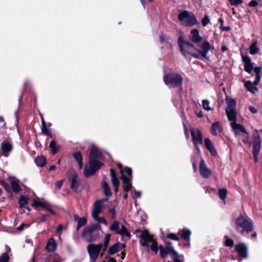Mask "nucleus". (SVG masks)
I'll list each match as a JSON object with an SVG mask.
<instances>
[{"mask_svg": "<svg viewBox=\"0 0 262 262\" xmlns=\"http://www.w3.org/2000/svg\"><path fill=\"white\" fill-rule=\"evenodd\" d=\"M255 85H255L254 83H252L251 81L249 80L246 81L245 83V86L247 90L253 94H254L258 91L257 88L255 86Z\"/></svg>", "mask_w": 262, "mask_h": 262, "instance_id": "nucleus-30", "label": "nucleus"}, {"mask_svg": "<svg viewBox=\"0 0 262 262\" xmlns=\"http://www.w3.org/2000/svg\"><path fill=\"white\" fill-rule=\"evenodd\" d=\"M200 158H201V162L200 165V174L203 178L207 179L211 176L212 171L207 167L204 160L201 157V156Z\"/></svg>", "mask_w": 262, "mask_h": 262, "instance_id": "nucleus-14", "label": "nucleus"}, {"mask_svg": "<svg viewBox=\"0 0 262 262\" xmlns=\"http://www.w3.org/2000/svg\"><path fill=\"white\" fill-rule=\"evenodd\" d=\"M87 251L90 256L91 262H95L98 257L101 249H102V244H91L87 246Z\"/></svg>", "mask_w": 262, "mask_h": 262, "instance_id": "nucleus-10", "label": "nucleus"}, {"mask_svg": "<svg viewBox=\"0 0 262 262\" xmlns=\"http://www.w3.org/2000/svg\"><path fill=\"white\" fill-rule=\"evenodd\" d=\"M153 241L154 240L152 236L149 234L147 231H143L142 232L140 242L142 246L149 247V243H152Z\"/></svg>", "mask_w": 262, "mask_h": 262, "instance_id": "nucleus-16", "label": "nucleus"}, {"mask_svg": "<svg viewBox=\"0 0 262 262\" xmlns=\"http://www.w3.org/2000/svg\"><path fill=\"white\" fill-rule=\"evenodd\" d=\"M75 219L77 221V224L81 227L84 226L86 223V220L84 217L79 218L77 215L74 216Z\"/></svg>", "mask_w": 262, "mask_h": 262, "instance_id": "nucleus-42", "label": "nucleus"}, {"mask_svg": "<svg viewBox=\"0 0 262 262\" xmlns=\"http://www.w3.org/2000/svg\"><path fill=\"white\" fill-rule=\"evenodd\" d=\"M167 237L168 238H170L171 239L176 241H179V237L176 234L173 233H170L168 234L167 235Z\"/></svg>", "mask_w": 262, "mask_h": 262, "instance_id": "nucleus-50", "label": "nucleus"}, {"mask_svg": "<svg viewBox=\"0 0 262 262\" xmlns=\"http://www.w3.org/2000/svg\"><path fill=\"white\" fill-rule=\"evenodd\" d=\"M252 144V153L259 154L261 148V140L259 135L256 134L253 136Z\"/></svg>", "mask_w": 262, "mask_h": 262, "instance_id": "nucleus-18", "label": "nucleus"}, {"mask_svg": "<svg viewBox=\"0 0 262 262\" xmlns=\"http://www.w3.org/2000/svg\"><path fill=\"white\" fill-rule=\"evenodd\" d=\"M178 42L180 47L181 53L185 56L196 55L193 53L194 50V46L188 41H185L184 38L181 36L179 38Z\"/></svg>", "mask_w": 262, "mask_h": 262, "instance_id": "nucleus-8", "label": "nucleus"}, {"mask_svg": "<svg viewBox=\"0 0 262 262\" xmlns=\"http://www.w3.org/2000/svg\"><path fill=\"white\" fill-rule=\"evenodd\" d=\"M167 38V36L164 35H163V34H161L160 36V39L161 42H164L165 41H166Z\"/></svg>", "mask_w": 262, "mask_h": 262, "instance_id": "nucleus-59", "label": "nucleus"}, {"mask_svg": "<svg viewBox=\"0 0 262 262\" xmlns=\"http://www.w3.org/2000/svg\"><path fill=\"white\" fill-rule=\"evenodd\" d=\"M109 212L112 214V219H114L115 217V209L112 208V209H110Z\"/></svg>", "mask_w": 262, "mask_h": 262, "instance_id": "nucleus-62", "label": "nucleus"}, {"mask_svg": "<svg viewBox=\"0 0 262 262\" xmlns=\"http://www.w3.org/2000/svg\"><path fill=\"white\" fill-rule=\"evenodd\" d=\"M1 148L4 153V156L8 157V153L12 150L13 146L9 141L5 140L2 143Z\"/></svg>", "mask_w": 262, "mask_h": 262, "instance_id": "nucleus-19", "label": "nucleus"}, {"mask_svg": "<svg viewBox=\"0 0 262 262\" xmlns=\"http://www.w3.org/2000/svg\"><path fill=\"white\" fill-rule=\"evenodd\" d=\"M174 259V262H182L181 259L179 258V256L176 257H172Z\"/></svg>", "mask_w": 262, "mask_h": 262, "instance_id": "nucleus-64", "label": "nucleus"}, {"mask_svg": "<svg viewBox=\"0 0 262 262\" xmlns=\"http://www.w3.org/2000/svg\"><path fill=\"white\" fill-rule=\"evenodd\" d=\"M182 77L176 74H169L164 76V81L167 85L170 87H177L182 84Z\"/></svg>", "mask_w": 262, "mask_h": 262, "instance_id": "nucleus-9", "label": "nucleus"}, {"mask_svg": "<svg viewBox=\"0 0 262 262\" xmlns=\"http://www.w3.org/2000/svg\"><path fill=\"white\" fill-rule=\"evenodd\" d=\"M227 194V190L225 188H221L219 190V195L220 198L224 201L226 198Z\"/></svg>", "mask_w": 262, "mask_h": 262, "instance_id": "nucleus-41", "label": "nucleus"}, {"mask_svg": "<svg viewBox=\"0 0 262 262\" xmlns=\"http://www.w3.org/2000/svg\"><path fill=\"white\" fill-rule=\"evenodd\" d=\"M232 5H238L242 3V0H232L231 1H229Z\"/></svg>", "mask_w": 262, "mask_h": 262, "instance_id": "nucleus-55", "label": "nucleus"}, {"mask_svg": "<svg viewBox=\"0 0 262 262\" xmlns=\"http://www.w3.org/2000/svg\"><path fill=\"white\" fill-rule=\"evenodd\" d=\"M95 221H97L99 223L104 224V225H107V222L105 219L103 217H99V215L97 217H93Z\"/></svg>", "mask_w": 262, "mask_h": 262, "instance_id": "nucleus-49", "label": "nucleus"}, {"mask_svg": "<svg viewBox=\"0 0 262 262\" xmlns=\"http://www.w3.org/2000/svg\"><path fill=\"white\" fill-rule=\"evenodd\" d=\"M0 184L2 186H3V187L6 189V190L7 192L10 191V188L9 185L7 183H6L4 181H3V180L0 181Z\"/></svg>", "mask_w": 262, "mask_h": 262, "instance_id": "nucleus-51", "label": "nucleus"}, {"mask_svg": "<svg viewBox=\"0 0 262 262\" xmlns=\"http://www.w3.org/2000/svg\"><path fill=\"white\" fill-rule=\"evenodd\" d=\"M71 187L74 191H77L79 187V182L78 181V176L76 173H74L70 179Z\"/></svg>", "mask_w": 262, "mask_h": 262, "instance_id": "nucleus-26", "label": "nucleus"}, {"mask_svg": "<svg viewBox=\"0 0 262 262\" xmlns=\"http://www.w3.org/2000/svg\"><path fill=\"white\" fill-rule=\"evenodd\" d=\"M165 247H167L169 250L171 251V256L172 257L178 256V253L175 251L170 242H165Z\"/></svg>", "mask_w": 262, "mask_h": 262, "instance_id": "nucleus-37", "label": "nucleus"}, {"mask_svg": "<svg viewBox=\"0 0 262 262\" xmlns=\"http://www.w3.org/2000/svg\"><path fill=\"white\" fill-rule=\"evenodd\" d=\"M28 203V199L24 196H21L19 199V205L20 208L24 207Z\"/></svg>", "mask_w": 262, "mask_h": 262, "instance_id": "nucleus-46", "label": "nucleus"}, {"mask_svg": "<svg viewBox=\"0 0 262 262\" xmlns=\"http://www.w3.org/2000/svg\"><path fill=\"white\" fill-rule=\"evenodd\" d=\"M191 135L193 144L198 151L195 154V157L196 158H200L201 157V150L199 145L203 144V142L201 132L196 128H192L191 129Z\"/></svg>", "mask_w": 262, "mask_h": 262, "instance_id": "nucleus-6", "label": "nucleus"}, {"mask_svg": "<svg viewBox=\"0 0 262 262\" xmlns=\"http://www.w3.org/2000/svg\"><path fill=\"white\" fill-rule=\"evenodd\" d=\"M93 210L92 212L93 217H97L101 212L102 207V202L101 201H97L93 205Z\"/></svg>", "mask_w": 262, "mask_h": 262, "instance_id": "nucleus-23", "label": "nucleus"}, {"mask_svg": "<svg viewBox=\"0 0 262 262\" xmlns=\"http://www.w3.org/2000/svg\"><path fill=\"white\" fill-rule=\"evenodd\" d=\"M49 147L51 149L52 151L54 154H56L58 150V147L56 146V143L54 140L51 141Z\"/></svg>", "mask_w": 262, "mask_h": 262, "instance_id": "nucleus-44", "label": "nucleus"}, {"mask_svg": "<svg viewBox=\"0 0 262 262\" xmlns=\"http://www.w3.org/2000/svg\"><path fill=\"white\" fill-rule=\"evenodd\" d=\"M117 234H120L122 236L127 237L128 238H130V233L129 231L124 226H121Z\"/></svg>", "mask_w": 262, "mask_h": 262, "instance_id": "nucleus-33", "label": "nucleus"}, {"mask_svg": "<svg viewBox=\"0 0 262 262\" xmlns=\"http://www.w3.org/2000/svg\"><path fill=\"white\" fill-rule=\"evenodd\" d=\"M101 232L100 227L99 225H94L86 227L81 235V236L88 242H93L99 236Z\"/></svg>", "mask_w": 262, "mask_h": 262, "instance_id": "nucleus-3", "label": "nucleus"}, {"mask_svg": "<svg viewBox=\"0 0 262 262\" xmlns=\"http://www.w3.org/2000/svg\"><path fill=\"white\" fill-rule=\"evenodd\" d=\"M46 158L44 156H38L35 159V162L37 166L42 167L46 162Z\"/></svg>", "mask_w": 262, "mask_h": 262, "instance_id": "nucleus-36", "label": "nucleus"}, {"mask_svg": "<svg viewBox=\"0 0 262 262\" xmlns=\"http://www.w3.org/2000/svg\"><path fill=\"white\" fill-rule=\"evenodd\" d=\"M102 185L104 190V194L107 196H110L112 194V193L110 188L106 182V178L105 177L103 178Z\"/></svg>", "mask_w": 262, "mask_h": 262, "instance_id": "nucleus-28", "label": "nucleus"}, {"mask_svg": "<svg viewBox=\"0 0 262 262\" xmlns=\"http://www.w3.org/2000/svg\"><path fill=\"white\" fill-rule=\"evenodd\" d=\"M223 131V127L220 122H215L211 124L210 132L213 136H219Z\"/></svg>", "mask_w": 262, "mask_h": 262, "instance_id": "nucleus-17", "label": "nucleus"}, {"mask_svg": "<svg viewBox=\"0 0 262 262\" xmlns=\"http://www.w3.org/2000/svg\"><path fill=\"white\" fill-rule=\"evenodd\" d=\"M10 248H8L6 253H4L0 256V262H8L10 259L9 253L10 252Z\"/></svg>", "mask_w": 262, "mask_h": 262, "instance_id": "nucleus-38", "label": "nucleus"}, {"mask_svg": "<svg viewBox=\"0 0 262 262\" xmlns=\"http://www.w3.org/2000/svg\"><path fill=\"white\" fill-rule=\"evenodd\" d=\"M189 39L194 43H198L202 40V37L199 35V32L197 29H194L191 31Z\"/></svg>", "mask_w": 262, "mask_h": 262, "instance_id": "nucleus-24", "label": "nucleus"}, {"mask_svg": "<svg viewBox=\"0 0 262 262\" xmlns=\"http://www.w3.org/2000/svg\"><path fill=\"white\" fill-rule=\"evenodd\" d=\"M11 185L13 191L15 193L18 192L21 190L18 181L16 179H14L11 182Z\"/></svg>", "mask_w": 262, "mask_h": 262, "instance_id": "nucleus-34", "label": "nucleus"}, {"mask_svg": "<svg viewBox=\"0 0 262 262\" xmlns=\"http://www.w3.org/2000/svg\"><path fill=\"white\" fill-rule=\"evenodd\" d=\"M200 50H198V54L196 55H194V57L199 59L205 58L208 59L209 58L207 56V54L209 50H214V47H211L210 43L207 41H203L200 45Z\"/></svg>", "mask_w": 262, "mask_h": 262, "instance_id": "nucleus-12", "label": "nucleus"}, {"mask_svg": "<svg viewBox=\"0 0 262 262\" xmlns=\"http://www.w3.org/2000/svg\"><path fill=\"white\" fill-rule=\"evenodd\" d=\"M246 50H249V52L251 55H254L258 53L259 51L258 48L257 47V42H254L250 46L249 49Z\"/></svg>", "mask_w": 262, "mask_h": 262, "instance_id": "nucleus-35", "label": "nucleus"}, {"mask_svg": "<svg viewBox=\"0 0 262 262\" xmlns=\"http://www.w3.org/2000/svg\"><path fill=\"white\" fill-rule=\"evenodd\" d=\"M249 110L253 114H255L257 112V110L255 107L252 106H249Z\"/></svg>", "mask_w": 262, "mask_h": 262, "instance_id": "nucleus-58", "label": "nucleus"}, {"mask_svg": "<svg viewBox=\"0 0 262 262\" xmlns=\"http://www.w3.org/2000/svg\"><path fill=\"white\" fill-rule=\"evenodd\" d=\"M119 248V245L118 244H115L112 246L108 250V253L111 255H113L115 253H116Z\"/></svg>", "mask_w": 262, "mask_h": 262, "instance_id": "nucleus-39", "label": "nucleus"}, {"mask_svg": "<svg viewBox=\"0 0 262 262\" xmlns=\"http://www.w3.org/2000/svg\"><path fill=\"white\" fill-rule=\"evenodd\" d=\"M31 206L33 207H41L45 210L49 211L52 214H55V211L52 208V205L47 201L43 198L33 199Z\"/></svg>", "mask_w": 262, "mask_h": 262, "instance_id": "nucleus-11", "label": "nucleus"}, {"mask_svg": "<svg viewBox=\"0 0 262 262\" xmlns=\"http://www.w3.org/2000/svg\"><path fill=\"white\" fill-rule=\"evenodd\" d=\"M41 130L42 133L48 136H51V133L49 129L45 126H42Z\"/></svg>", "mask_w": 262, "mask_h": 262, "instance_id": "nucleus-52", "label": "nucleus"}, {"mask_svg": "<svg viewBox=\"0 0 262 262\" xmlns=\"http://www.w3.org/2000/svg\"><path fill=\"white\" fill-rule=\"evenodd\" d=\"M63 229V226L61 225H59L56 228V232L59 233H61Z\"/></svg>", "mask_w": 262, "mask_h": 262, "instance_id": "nucleus-61", "label": "nucleus"}, {"mask_svg": "<svg viewBox=\"0 0 262 262\" xmlns=\"http://www.w3.org/2000/svg\"><path fill=\"white\" fill-rule=\"evenodd\" d=\"M101 157L99 149L96 146H93L90 154L89 162L84 166V174L85 177L88 178L94 175L103 165L101 162L96 160L100 159Z\"/></svg>", "mask_w": 262, "mask_h": 262, "instance_id": "nucleus-1", "label": "nucleus"}, {"mask_svg": "<svg viewBox=\"0 0 262 262\" xmlns=\"http://www.w3.org/2000/svg\"><path fill=\"white\" fill-rule=\"evenodd\" d=\"M258 5V3L255 0H253V1H251L249 3V6L250 7H256Z\"/></svg>", "mask_w": 262, "mask_h": 262, "instance_id": "nucleus-56", "label": "nucleus"}, {"mask_svg": "<svg viewBox=\"0 0 262 262\" xmlns=\"http://www.w3.org/2000/svg\"><path fill=\"white\" fill-rule=\"evenodd\" d=\"M225 245L227 247H231L233 246L234 242L232 239L227 238L225 242Z\"/></svg>", "mask_w": 262, "mask_h": 262, "instance_id": "nucleus-53", "label": "nucleus"}, {"mask_svg": "<svg viewBox=\"0 0 262 262\" xmlns=\"http://www.w3.org/2000/svg\"><path fill=\"white\" fill-rule=\"evenodd\" d=\"M74 159L77 161L79 169H82L83 167L82 156L81 154L78 151L73 154V155Z\"/></svg>", "mask_w": 262, "mask_h": 262, "instance_id": "nucleus-31", "label": "nucleus"}, {"mask_svg": "<svg viewBox=\"0 0 262 262\" xmlns=\"http://www.w3.org/2000/svg\"><path fill=\"white\" fill-rule=\"evenodd\" d=\"M110 176L111 177V182L115 187V192L117 193L120 183L113 169H110Z\"/></svg>", "mask_w": 262, "mask_h": 262, "instance_id": "nucleus-22", "label": "nucleus"}, {"mask_svg": "<svg viewBox=\"0 0 262 262\" xmlns=\"http://www.w3.org/2000/svg\"><path fill=\"white\" fill-rule=\"evenodd\" d=\"M236 250L240 256L247 258L248 256L247 247L244 243H240L236 246Z\"/></svg>", "mask_w": 262, "mask_h": 262, "instance_id": "nucleus-20", "label": "nucleus"}, {"mask_svg": "<svg viewBox=\"0 0 262 262\" xmlns=\"http://www.w3.org/2000/svg\"><path fill=\"white\" fill-rule=\"evenodd\" d=\"M110 237L111 235L109 234H107L105 236L104 243L102 245V249L103 251H104L108 247L110 240Z\"/></svg>", "mask_w": 262, "mask_h": 262, "instance_id": "nucleus-43", "label": "nucleus"}, {"mask_svg": "<svg viewBox=\"0 0 262 262\" xmlns=\"http://www.w3.org/2000/svg\"><path fill=\"white\" fill-rule=\"evenodd\" d=\"M46 215L44 214H40V216L39 219V222H44L46 221Z\"/></svg>", "mask_w": 262, "mask_h": 262, "instance_id": "nucleus-57", "label": "nucleus"}, {"mask_svg": "<svg viewBox=\"0 0 262 262\" xmlns=\"http://www.w3.org/2000/svg\"><path fill=\"white\" fill-rule=\"evenodd\" d=\"M110 229L111 230L114 231L117 233L120 230L119 222L117 221H115L113 224L110 226Z\"/></svg>", "mask_w": 262, "mask_h": 262, "instance_id": "nucleus-40", "label": "nucleus"}, {"mask_svg": "<svg viewBox=\"0 0 262 262\" xmlns=\"http://www.w3.org/2000/svg\"><path fill=\"white\" fill-rule=\"evenodd\" d=\"M230 122V125L236 137L243 135L244 138L243 139V142H247L249 138V134L246 131L245 127L241 124L236 122V117L233 119H228Z\"/></svg>", "mask_w": 262, "mask_h": 262, "instance_id": "nucleus-5", "label": "nucleus"}, {"mask_svg": "<svg viewBox=\"0 0 262 262\" xmlns=\"http://www.w3.org/2000/svg\"><path fill=\"white\" fill-rule=\"evenodd\" d=\"M241 54L242 61L244 63V70L248 74H251L253 69V63L248 56L244 55L242 52Z\"/></svg>", "mask_w": 262, "mask_h": 262, "instance_id": "nucleus-15", "label": "nucleus"}, {"mask_svg": "<svg viewBox=\"0 0 262 262\" xmlns=\"http://www.w3.org/2000/svg\"><path fill=\"white\" fill-rule=\"evenodd\" d=\"M253 70L256 74L255 80L254 81V84L255 85H258L260 80V73L261 71V67H257L253 68Z\"/></svg>", "mask_w": 262, "mask_h": 262, "instance_id": "nucleus-29", "label": "nucleus"}, {"mask_svg": "<svg viewBox=\"0 0 262 262\" xmlns=\"http://www.w3.org/2000/svg\"><path fill=\"white\" fill-rule=\"evenodd\" d=\"M204 144L206 148L209 151L212 156H216L217 155V151L210 139L209 138H205L204 139Z\"/></svg>", "mask_w": 262, "mask_h": 262, "instance_id": "nucleus-21", "label": "nucleus"}, {"mask_svg": "<svg viewBox=\"0 0 262 262\" xmlns=\"http://www.w3.org/2000/svg\"><path fill=\"white\" fill-rule=\"evenodd\" d=\"M56 247L57 245L55 239L53 238H49L46 247L48 251L54 252L56 250Z\"/></svg>", "mask_w": 262, "mask_h": 262, "instance_id": "nucleus-25", "label": "nucleus"}, {"mask_svg": "<svg viewBox=\"0 0 262 262\" xmlns=\"http://www.w3.org/2000/svg\"><path fill=\"white\" fill-rule=\"evenodd\" d=\"M118 167L120 169V171L121 174V178L123 180V187L124 190L127 191L132 187V169L127 167H125L124 169H123L122 166L120 163L118 164Z\"/></svg>", "mask_w": 262, "mask_h": 262, "instance_id": "nucleus-4", "label": "nucleus"}, {"mask_svg": "<svg viewBox=\"0 0 262 262\" xmlns=\"http://www.w3.org/2000/svg\"><path fill=\"white\" fill-rule=\"evenodd\" d=\"M210 23L209 17L208 15H206L202 19V24L203 27L206 26L207 25Z\"/></svg>", "mask_w": 262, "mask_h": 262, "instance_id": "nucleus-48", "label": "nucleus"}, {"mask_svg": "<svg viewBox=\"0 0 262 262\" xmlns=\"http://www.w3.org/2000/svg\"><path fill=\"white\" fill-rule=\"evenodd\" d=\"M48 262H61V260L59 257L56 256L51 258Z\"/></svg>", "mask_w": 262, "mask_h": 262, "instance_id": "nucleus-54", "label": "nucleus"}, {"mask_svg": "<svg viewBox=\"0 0 262 262\" xmlns=\"http://www.w3.org/2000/svg\"><path fill=\"white\" fill-rule=\"evenodd\" d=\"M62 184H63L62 181H58L56 183V186L57 188H58V189H60V188L61 187V186L62 185Z\"/></svg>", "mask_w": 262, "mask_h": 262, "instance_id": "nucleus-60", "label": "nucleus"}, {"mask_svg": "<svg viewBox=\"0 0 262 262\" xmlns=\"http://www.w3.org/2000/svg\"><path fill=\"white\" fill-rule=\"evenodd\" d=\"M235 227L236 230L241 233H249L253 229V225L251 219L245 213L241 214L235 220Z\"/></svg>", "mask_w": 262, "mask_h": 262, "instance_id": "nucleus-2", "label": "nucleus"}, {"mask_svg": "<svg viewBox=\"0 0 262 262\" xmlns=\"http://www.w3.org/2000/svg\"><path fill=\"white\" fill-rule=\"evenodd\" d=\"M159 251L160 256L162 258L166 257L168 254H171V251L169 250L167 247H164L162 245L159 246Z\"/></svg>", "mask_w": 262, "mask_h": 262, "instance_id": "nucleus-32", "label": "nucleus"}, {"mask_svg": "<svg viewBox=\"0 0 262 262\" xmlns=\"http://www.w3.org/2000/svg\"><path fill=\"white\" fill-rule=\"evenodd\" d=\"M192 165H193V168L194 171H196V170H197V164H196V162L195 160L193 161V162H192Z\"/></svg>", "mask_w": 262, "mask_h": 262, "instance_id": "nucleus-63", "label": "nucleus"}, {"mask_svg": "<svg viewBox=\"0 0 262 262\" xmlns=\"http://www.w3.org/2000/svg\"><path fill=\"white\" fill-rule=\"evenodd\" d=\"M150 249L155 253L157 254L158 252V250L159 249V247H158L157 243L153 241L151 243V244L150 245Z\"/></svg>", "mask_w": 262, "mask_h": 262, "instance_id": "nucleus-45", "label": "nucleus"}, {"mask_svg": "<svg viewBox=\"0 0 262 262\" xmlns=\"http://www.w3.org/2000/svg\"><path fill=\"white\" fill-rule=\"evenodd\" d=\"M236 104V101L234 99L228 101L227 107L226 110L228 119L231 118L232 119L236 117V112L235 110Z\"/></svg>", "mask_w": 262, "mask_h": 262, "instance_id": "nucleus-13", "label": "nucleus"}, {"mask_svg": "<svg viewBox=\"0 0 262 262\" xmlns=\"http://www.w3.org/2000/svg\"><path fill=\"white\" fill-rule=\"evenodd\" d=\"M210 102L207 99H204L202 101V106L204 110L209 111L211 110V107L209 106Z\"/></svg>", "mask_w": 262, "mask_h": 262, "instance_id": "nucleus-47", "label": "nucleus"}, {"mask_svg": "<svg viewBox=\"0 0 262 262\" xmlns=\"http://www.w3.org/2000/svg\"><path fill=\"white\" fill-rule=\"evenodd\" d=\"M191 233V231L187 229H183L180 230L178 232V234L181 236V237L186 242L190 241Z\"/></svg>", "mask_w": 262, "mask_h": 262, "instance_id": "nucleus-27", "label": "nucleus"}, {"mask_svg": "<svg viewBox=\"0 0 262 262\" xmlns=\"http://www.w3.org/2000/svg\"><path fill=\"white\" fill-rule=\"evenodd\" d=\"M179 20L187 26H193L198 23L194 15L188 11H184L178 15Z\"/></svg>", "mask_w": 262, "mask_h": 262, "instance_id": "nucleus-7", "label": "nucleus"}]
</instances>
